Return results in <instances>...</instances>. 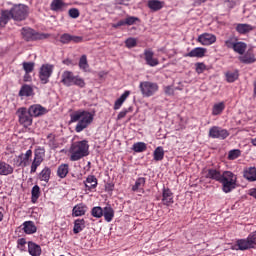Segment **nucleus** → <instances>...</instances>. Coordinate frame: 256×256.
<instances>
[{"mask_svg":"<svg viewBox=\"0 0 256 256\" xmlns=\"http://www.w3.org/2000/svg\"><path fill=\"white\" fill-rule=\"evenodd\" d=\"M164 91L166 95H173L175 93V91L173 90V87L171 86H166Z\"/></svg>","mask_w":256,"mask_h":256,"instance_id":"obj_58","label":"nucleus"},{"mask_svg":"<svg viewBox=\"0 0 256 256\" xmlns=\"http://www.w3.org/2000/svg\"><path fill=\"white\" fill-rule=\"evenodd\" d=\"M241 156V150L239 149H234V150H231L228 154V159L230 161H233L235 159H237V157H240Z\"/></svg>","mask_w":256,"mask_h":256,"instance_id":"obj_48","label":"nucleus"},{"mask_svg":"<svg viewBox=\"0 0 256 256\" xmlns=\"http://www.w3.org/2000/svg\"><path fill=\"white\" fill-rule=\"evenodd\" d=\"M103 208L97 206L92 208L91 215L92 217H96V219H101V216L103 215Z\"/></svg>","mask_w":256,"mask_h":256,"instance_id":"obj_47","label":"nucleus"},{"mask_svg":"<svg viewBox=\"0 0 256 256\" xmlns=\"http://www.w3.org/2000/svg\"><path fill=\"white\" fill-rule=\"evenodd\" d=\"M20 97H31L33 95V88L29 85H23L19 91Z\"/></svg>","mask_w":256,"mask_h":256,"instance_id":"obj_37","label":"nucleus"},{"mask_svg":"<svg viewBox=\"0 0 256 256\" xmlns=\"http://www.w3.org/2000/svg\"><path fill=\"white\" fill-rule=\"evenodd\" d=\"M28 111L32 117H41L47 113V109L39 104L30 106Z\"/></svg>","mask_w":256,"mask_h":256,"instance_id":"obj_13","label":"nucleus"},{"mask_svg":"<svg viewBox=\"0 0 256 256\" xmlns=\"http://www.w3.org/2000/svg\"><path fill=\"white\" fill-rule=\"evenodd\" d=\"M125 21H126V25H135V22L139 21V19L135 16H130L125 18Z\"/></svg>","mask_w":256,"mask_h":256,"instance_id":"obj_56","label":"nucleus"},{"mask_svg":"<svg viewBox=\"0 0 256 256\" xmlns=\"http://www.w3.org/2000/svg\"><path fill=\"white\" fill-rule=\"evenodd\" d=\"M45 159V148H37L35 150V157L31 165L30 173H36L37 167L43 163Z\"/></svg>","mask_w":256,"mask_h":256,"instance_id":"obj_8","label":"nucleus"},{"mask_svg":"<svg viewBox=\"0 0 256 256\" xmlns=\"http://www.w3.org/2000/svg\"><path fill=\"white\" fill-rule=\"evenodd\" d=\"M85 229V219H77L74 222V228H73V233L75 235L81 233Z\"/></svg>","mask_w":256,"mask_h":256,"instance_id":"obj_28","label":"nucleus"},{"mask_svg":"<svg viewBox=\"0 0 256 256\" xmlns=\"http://www.w3.org/2000/svg\"><path fill=\"white\" fill-rule=\"evenodd\" d=\"M131 111H133V107H129L128 109L122 110V111L118 114L117 119H118V120L123 119V118L127 115V113H131Z\"/></svg>","mask_w":256,"mask_h":256,"instance_id":"obj_55","label":"nucleus"},{"mask_svg":"<svg viewBox=\"0 0 256 256\" xmlns=\"http://www.w3.org/2000/svg\"><path fill=\"white\" fill-rule=\"evenodd\" d=\"M162 203L167 206L173 204V192L169 188H163Z\"/></svg>","mask_w":256,"mask_h":256,"instance_id":"obj_14","label":"nucleus"},{"mask_svg":"<svg viewBox=\"0 0 256 256\" xmlns=\"http://www.w3.org/2000/svg\"><path fill=\"white\" fill-rule=\"evenodd\" d=\"M225 109V103L220 102L218 104H215L212 109V115H221Z\"/></svg>","mask_w":256,"mask_h":256,"instance_id":"obj_44","label":"nucleus"},{"mask_svg":"<svg viewBox=\"0 0 256 256\" xmlns=\"http://www.w3.org/2000/svg\"><path fill=\"white\" fill-rule=\"evenodd\" d=\"M125 45L128 49H133V47H137V39L130 37L126 39Z\"/></svg>","mask_w":256,"mask_h":256,"instance_id":"obj_50","label":"nucleus"},{"mask_svg":"<svg viewBox=\"0 0 256 256\" xmlns=\"http://www.w3.org/2000/svg\"><path fill=\"white\" fill-rule=\"evenodd\" d=\"M237 38L235 37H230L228 40L225 41V46L228 48V49H234L236 43H237Z\"/></svg>","mask_w":256,"mask_h":256,"instance_id":"obj_49","label":"nucleus"},{"mask_svg":"<svg viewBox=\"0 0 256 256\" xmlns=\"http://www.w3.org/2000/svg\"><path fill=\"white\" fill-rule=\"evenodd\" d=\"M148 7L152 11H159L160 9H163V3L159 0H150L148 2Z\"/></svg>","mask_w":256,"mask_h":256,"instance_id":"obj_38","label":"nucleus"},{"mask_svg":"<svg viewBox=\"0 0 256 256\" xmlns=\"http://www.w3.org/2000/svg\"><path fill=\"white\" fill-rule=\"evenodd\" d=\"M131 95V92L129 90H126L114 103V110L117 111L118 109H121V105L127 101V97Z\"/></svg>","mask_w":256,"mask_h":256,"instance_id":"obj_21","label":"nucleus"},{"mask_svg":"<svg viewBox=\"0 0 256 256\" xmlns=\"http://www.w3.org/2000/svg\"><path fill=\"white\" fill-rule=\"evenodd\" d=\"M41 193V188L39 186L35 185L32 188L31 195H32V203H36L37 199H39V195Z\"/></svg>","mask_w":256,"mask_h":256,"instance_id":"obj_45","label":"nucleus"},{"mask_svg":"<svg viewBox=\"0 0 256 256\" xmlns=\"http://www.w3.org/2000/svg\"><path fill=\"white\" fill-rule=\"evenodd\" d=\"M37 33L35 32V30L31 29V28H23L22 29V37H24V39L26 41H33L35 39H37Z\"/></svg>","mask_w":256,"mask_h":256,"instance_id":"obj_18","label":"nucleus"},{"mask_svg":"<svg viewBox=\"0 0 256 256\" xmlns=\"http://www.w3.org/2000/svg\"><path fill=\"white\" fill-rule=\"evenodd\" d=\"M209 137L212 139H227L229 137V131L218 126H213L209 130Z\"/></svg>","mask_w":256,"mask_h":256,"instance_id":"obj_10","label":"nucleus"},{"mask_svg":"<svg viewBox=\"0 0 256 256\" xmlns=\"http://www.w3.org/2000/svg\"><path fill=\"white\" fill-rule=\"evenodd\" d=\"M25 245H27L25 238H20L17 240V247L20 251H25Z\"/></svg>","mask_w":256,"mask_h":256,"instance_id":"obj_54","label":"nucleus"},{"mask_svg":"<svg viewBox=\"0 0 256 256\" xmlns=\"http://www.w3.org/2000/svg\"><path fill=\"white\" fill-rule=\"evenodd\" d=\"M18 116H19V122L21 123V125H24V127H29L32 125L33 116L31 115L29 110H27V108H20L18 110Z\"/></svg>","mask_w":256,"mask_h":256,"instance_id":"obj_9","label":"nucleus"},{"mask_svg":"<svg viewBox=\"0 0 256 256\" xmlns=\"http://www.w3.org/2000/svg\"><path fill=\"white\" fill-rule=\"evenodd\" d=\"M226 5L230 8L233 9V6L235 5L234 1H226Z\"/></svg>","mask_w":256,"mask_h":256,"instance_id":"obj_62","label":"nucleus"},{"mask_svg":"<svg viewBox=\"0 0 256 256\" xmlns=\"http://www.w3.org/2000/svg\"><path fill=\"white\" fill-rule=\"evenodd\" d=\"M139 88L143 97H153V95L159 91V85L151 81L141 82Z\"/></svg>","mask_w":256,"mask_h":256,"instance_id":"obj_4","label":"nucleus"},{"mask_svg":"<svg viewBox=\"0 0 256 256\" xmlns=\"http://www.w3.org/2000/svg\"><path fill=\"white\" fill-rule=\"evenodd\" d=\"M83 42V37L74 36L69 33H64L60 36V43L63 45H67L69 43H81Z\"/></svg>","mask_w":256,"mask_h":256,"instance_id":"obj_11","label":"nucleus"},{"mask_svg":"<svg viewBox=\"0 0 256 256\" xmlns=\"http://www.w3.org/2000/svg\"><path fill=\"white\" fill-rule=\"evenodd\" d=\"M9 19H13V17H11V10L2 11L0 16V27L6 26L7 23H9Z\"/></svg>","mask_w":256,"mask_h":256,"instance_id":"obj_30","label":"nucleus"},{"mask_svg":"<svg viewBox=\"0 0 256 256\" xmlns=\"http://www.w3.org/2000/svg\"><path fill=\"white\" fill-rule=\"evenodd\" d=\"M239 61L241 63H245L246 65H250L251 63H255V55L251 52H247L245 55L239 57Z\"/></svg>","mask_w":256,"mask_h":256,"instance_id":"obj_25","label":"nucleus"},{"mask_svg":"<svg viewBox=\"0 0 256 256\" xmlns=\"http://www.w3.org/2000/svg\"><path fill=\"white\" fill-rule=\"evenodd\" d=\"M54 66L51 64H43L39 70V79L42 85H47L51 75H53Z\"/></svg>","mask_w":256,"mask_h":256,"instance_id":"obj_7","label":"nucleus"},{"mask_svg":"<svg viewBox=\"0 0 256 256\" xmlns=\"http://www.w3.org/2000/svg\"><path fill=\"white\" fill-rule=\"evenodd\" d=\"M226 79L228 83H235L239 79V71H229L226 73Z\"/></svg>","mask_w":256,"mask_h":256,"instance_id":"obj_41","label":"nucleus"},{"mask_svg":"<svg viewBox=\"0 0 256 256\" xmlns=\"http://www.w3.org/2000/svg\"><path fill=\"white\" fill-rule=\"evenodd\" d=\"M79 68L84 71V73H87L89 71V62H87V55H82L79 60Z\"/></svg>","mask_w":256,"mask_h":256,"instance_id":"obj_40","label":"nucleus"},{"mask_svg":"<svg viewBox=\"0 0 256 256\" xmlns=\"http://www.w3.org/2000/svg\"><path fill=\"white\" fill-rule=\"evenodd\" d=\"M244 177L247 181H256V168L250 167L244 171Z\"/></svg>","mask_w":256,"mask_h":256,"instance_id":"obj_35","label":"nucleus"},{"mask_svg":"<svg viewBox=\"0 0 256 256\" xmlns=\"http://www.w3.org/2000/svg\"><path fill=\"white\" fill-rule=\"evenodd\" d=\"M33 155V151L27 150L25 154H20L19 159L20 163H23L25 161H29V158Z\"/></svg>","mask_w":256,"mask_h":256,"instance_id":"obj_51","label":"nucleus"},{"mask_svg":"<svg viewBox=\"0 0 256 256\" xmlns=\"http://www.w3.org/2000/svg\"><path fill=\"white\" fill-rule=\"evenodd\" d=\"M64 65H73V61L71 59H65L62 62Z\"/></svg>","mask_w":256,"mask_h":256,"instance_id":"obj_60","label":"nucleus"},{"mask_svg":"<svg viewBox=\"0 0 256 256\" xmlns=\"http://www.w3.org/2000/svg\"><path fill=\"white\" fill-rule=\"evenodd\" d=\"M87 213V205L80 203L73 207L72 215L73 217H83Z\"/></svg>","mask_w":256,"mask_h":256,"instance_id":"obj_15","label":"nucleus"},{"mask_svg":"<svg viewBox=\"0 0 256 256\" xmlns=\"http://www.w3.org/2000/svg\"><path fill=\"white\" fill-rule=\"evenodd\" d=\"M116 3L118 5H127V3H129V0H116Z\"/></svg>","mask_w":256,"mask_h":256,"instance_id":"obj_59","label":"nucleus"},{"mask_svg":"<svg viewBox=\"0 0 256 256\" xmlns=\"http://www.w3.org/2000/svg\"><path fill=\"white\" fill-rule=\"evenodd\" d=\"M67 8V4L63 0H53L51 3L52 11H63Z\"/></svg>","mask_w":256,"mask_h":256,"instance_id":"obj_26","label":"nucleus"},{"mask_svg":"<svg viewBox=\"0 0 256 256\" xmlns=\"http://www.w3.org/2000/svg\"><path fill=\"white\" fill-rule=\"evenodd\" d=\"M233 51L238 53V55H244L245 51H247V44L245 42H239L237 40L236 44L234 45Z\"/></svg>","mask_w":256,"mask_h":256,"instance_id":"obj_31","label":"nucleus"},{"mask_svg":"<svg viewBox=\"0 0 256 256\" xmlns=\"http://www.w3.org/2000/svg\"><path fill=\"white\" fill-rule=\"evenodd\" d=\"M255 27L250 24H237L236 31L240 33V35H247V33H251Z\"/></svg>","mask_w":256,"mask_h":256,"instance_id":"obj_20","label":"nucleus"},{"mask_svg":"<svg viewBox=\"0 0 256 256\" xmlns=\"http://www.w3.org/2000/svg\"><path fill=\"white\" fill-rule=\"evenodd\" d=\"M69 174V164H61L57 169V175L60 179H65Z\"/></svg>","mask_w":256,"mask_h":256,"instance_id":"obj_29","label":"nucleus"},{"mask_svg":"<svg viewBox=\"0 0 256 256\" xmlns=\"http://www.w3.org/2000/svg\"><path fill=\"white\" fill-rule=\"evenodd\" d=\"M220 181L237 183V176L231 171H225L222 173Z\"/></svg>","mask_w":256,"mask_h":256,"instance_id":"obj_23","label":"nucleus"},{"mask_svg":"<svg viewBox=\"0 0 256 256\" xmlns=\"http://www.w3.org/2000/svg\"><path fill=\"white\" fill-rule=\"evenodd\" d=\"M28 252L32 256H39V255H41V246H39L33 242H29L28 243Z\"/></svg>","mask_w":256,"mask_h":256,"instance_id":"obj_27","label":"nucleus"},{"mask_svg":"<svg viewBox=\"0 0 256 256\" xmlns=\"http://www.w3.org/2000/svg\"><path fill=\"white\" fill-rule=\"evenodd\" d=\"M250 195H251L252 197H255V199H256V189H255L254 191H252V192L250 193Z\"/></svg>","mask_w":256,"mask_h":256,"instance_id":"obj_64","label":"nucleus"},{"mask_svg":"<svg viewBox=\"0 0 256 256\" xmlns=\"http://www.w3.org/2000/svg\"><path fill=\"white\" fill-rule=\"evenodd\" d=\"M251 143H252V145H254V147H256V138H252Z\"/></svg>","mask_w":256,"mask_h":256,"instance_id":"obj_63","label":"nucleus"},{"mask_svg":"<svg viewBox=\"0 0 256 256\" xmlns=\"http://www.w3.org/2000/svg\"><path fill=\"white\" fill-rule=\"evenodd\" d=\"M68 15L69 17H71L72 19H77V17H79L80 13H79V9L77 8H71L68 11Z\"/></svg>","mask_w":256,"mask_h":256,"instance_id":"obj_53","label":"nucleus"},{"mask_svg":"<svg viewBox=\"0 0 256 256\" xmlns=\"http://www.w3.org/2000/svg\"><path fill=\"white\" fill-rule=\"evenodd\" d=\"M84 183L86 189H88V191H91V189H95V187H97V178L93 175H90L87 177Z\"/></svg>","mask_w":256,"mask_h":256,"instance_id":"obj_32","label":"nucleus"},{"mask_svg":"<svg viewBox=\"0 0 256 256\" xmlns=\"http://www.w3.org/2000/svg\"><path fill=\"white\" fill-rule=\"evenodd\" d=\"M164 157H165V150H163V147L158 146L154 150V161H163Z\"/></svg>","mask_w":256,"mask_h":256,"instance_id":"obj_39","label":"nucleus"},{"mask_svg":"<svg viewBox=\"0 0 256 256\" xmlns=\"http://www.w3.org/2000/svg\"><path fill=\"white\" fill-rule=\"evenodd\" d=\"M70 123H77L76 133H81L93 123V114L85 110H78L70 114Z\"/></svg>","mask_w":256,"mask_h":256,"instance_id":"obj_1","label":"nucleus"},{"mask_svg":"<svg viewBox=\"0 0 256 256\" xmlns=\"http://www.w3.org/2000/svg\"><path fill=\"white\" fill-rule=\"evenodd\" d=\"M10 13L14 21H25L27 19V6L24 4L14 5Z\"/></svg>","mask_w":256,"mask_h":256,"instance_id":"obj_6","label":"nucleus"},{"mask_svg":"<svg viewBox=\"0 0 256 256\" xmlns=\"http://www.w3.org/2000/svg\"><path fill=\"white\" fill-rule=\"evenodd\" d=\"M197 41L198 43H201V45H213V43L217 41V36L209 33H204L198 37Z\"/></svg>","mask_w":256,"mask_h":256,"instance_id":"obj_12","label":"nucleus"},{"mask_svg":"<svg viewBox=\"0 0 256 256\" xmlns=\"http://www.w3.org/2000/svg\"><path fill=\"white\" fill-rule=\"evenodd\" d=\"M14 169L6 162L0 161V175H11Z\"/></svg>","mask_w":256,"mask_h":256,"instance_id":"obj_24","label":"nucleus"},{"mask_svg":"<svg viewBox=\"0 0 256 256\" xmlns=\"http://www.w3.org/2000/svg\"><path fill=\"white\" fill-rule=\"evenodd\" d=\"M237 247L240 251H247V249H255L256 247V232L248 235L247 239H240L237 241Z\"/></svg>","mask_w":256,"mask_h":256,"instance_id":"obj_5","label":"nucleus"},{"mask_svg":"<svg viewBox=\"0 0 256 256\" xmlns=\"http://www.w3.org/2000/svg\"><path fill=\"white\" fill-rule=\"evenodd\" d=\"M103 215L105 221H107V223H111V221H113V217L115 216V211H113V208H111V206H107L103 210Z\"/></svg>","mask_w":256,"mask_h":256,"instance_id":"obj_33","label":"nucleus"},{"mask_svg":"<svg viewBox=\"0 0 256 256\" xmlns=\"http://www.w3.org/2000/svg\"><path fill=\"white\" fill-rule=\"evenodd\" d=\"M220 183L222 184V191H224V193H231V191L237 187V182L220 181Z\"/></svg>","mask_w":256,"mask_h":256,"instance_id":"obj_36","label":"nucleus"},{"mask_svg":"<svg viewBox=\"0 0 256 256\" xmlns=\"http://www.w3.org/2000/svg\"><path fill=\"white\" fill-rule=\"evenodd\" d=\"M125 25H127V24H126V20L124 19V20H120V21H118L117 23L113 24L112 27H113L114 29H117V28L123 27V26H125Z\"/></svg>","mask_w":256,"mask_h":256,"instance_id":"obj_57","label":"nucleus"},{"mask_svg":"<svg viewBox=\"0 0 256 256\" xmlns=\"http://www.w3.org/2000/svg\"><path fill=\"white\" fill-rule=\"evenodd\" d=\"M195 67H196V73H198L199 75H201V73H203V71L207 69V66L203 62L196 63Z\"/></svg>","mask_w":256,"mask_h":256,"instance_id":"obj_52","label":"nucleus"},{"mask_svg":"<svg viewBox=\"0 0 256 256\" xmlns=\"http://www.w3.org/2000/svg\"><path fill=\"white\" fill-rule=\"evenodd\" d=\"M145 187V178L140 177L136 180L135 185L132 186V191H142Z\"/></svg>","mask_w":256,"mask_h":256,"instance_id":"obj_43","label":"nucleus"},{"mask_svg":"<svg viewBox=\"0 0 256 256\" xmlns=\"http://www.w3.org/2000/svg\"><path fill=\"white\" fill-rule=\"evenodd\" d=\"M132 149L135 153H143V151H147V144L145 142H137L133 144Z\"/></svg>","mask_w":256,"mask_h":256,"instance_id":"obj_42","label":"nucleus"},{"mask_svg":"<svg viewBox=\"0 0 256 256\" xmlns=\"http://www.w3.org/2000/svg\"><path fill=\"white\" fill-rule=\"evenodd\" d=\"M145 61L147 65H150V67H155L159 65V61L156 58H153V52L152 51H145Z\"/></svg>","mask_w":256,"mask_h":256,"instance_id":"obj_22","label":"nucleus"},{"mask_svg":"<svg viewBox=\"0 0 256 256\" xmlns=\"http://www.w3.org/2000/svg\"><path fill=\"white\" fill-rule=\"evenodd\" d=\"M70 160L79 161L83 159V157H87L89 155V144H87L86 140L74 142L70 148Z\"/></svg>","mask_w":256,"mask_h":256,"instance_id":"obj_2","label":"nucleus"},{"mask_svg":"<svg viewBox=\"0 0 256 256\" xmlns=\"http://www.w3.org/2000/svg\"><path fill=\"white\" fill-rule=\"evenodd\" d=\"M207 52V49L197 47L192 49L189 53L185 54L184 57H205V53Z\"/></svg>","mask_w":256,"mask_h":256,"instance_id":"obj_17","label":"nucleus"},{"mask_svg":"<svg viewBox=\"0 0 256 256\" xmlns=\"http://www.w3.org/2000/svg\"><path fill=\"white\" fill-rule=\"evenodd\" d=\"M207 0H194V5L195 6H199L201 5L202 3H205Z\"/></svg>","mask_w":256,"mask_h":256,"instance_id":"obj_61","label":"nucleus"},{"mask_svg":"<svg viewBox=\"0 0 256 256\" xmlns=\"http://www.w3.org/2000/svg\"><path fill=\"white\" fill-rule=\"evenodd\" d=\"M61 83L65 85V87H80L83 89L85 87V80L80 76H75L72 71L66 70L61 75Z\"/></svg>","mask_w":256,"mask_h":256,"instance_id":"obj_3","label":"nucleus"},{"mask_svg":"<svg viewBox=\"0 0 256 256\" xmlns=\"http://www.w3.org/2000/svg\"><path fill=\"white\" fill-rule=\"evenodd\" d=\"M23 229L27 235H33V233H37V226H35L33 221L24 222Z\"/></svg>","mask_w":256,"mask_h":256,"instance_id":"obj_19","label":"nucleus"},{"mask_svg":"<svg viewBox=\"0 0 256 256\" xmlns=\"http://www.w3.org/2000/svg\"><path fill=\"white\" fill-rule=\"evenodd\" d=\"M22 65L26 75L33 73V69H35V62H23Z\"/></svg>","mask_w":256,"mask_h":256,"instance_id":"obj_46","label":"nucleus"},{"mask_svg":"<svg viewBox=\"0 0 256 256\" xmlns=\"http://www.w3.org/2000/svg\"><path fill=\"white\" fill-rule=\"evenodd\" d=\"M221 172L217 169H208L206 172V179H212L213 181L221 182Z\"/></svg>","mask_w":256,"mask_h":256,"instance_id":"obj_16","label":"nucleus"},{"mask_svg":"<svg viewBox=\"0 0 256 256\" xmlns=\"http://www.w3.org/2000/svg\"><path fill=\"white\" fill-rule=\"evenodd\" d=\"M40 181H45V183H49L51 179V168L45 167L39 174Z\"/></svg>","mask_w":256,"mask_h":256,"instance_id":"obj_34","label":"nucleus"}]
</instances>
